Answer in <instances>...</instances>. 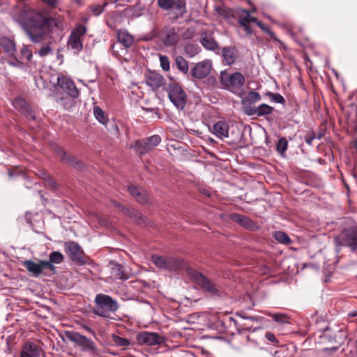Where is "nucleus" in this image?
Here are the masks:
<instances>
[{"label": "nucleus", "instance_id": "338daca9", "mask_svg": "<svg viewBox=\"0 0 357 357\" xmlns=\"http://www.w3.org/2000/svg\"><path fill=\"white\" fill-rule=\"evenodd\" d=\"M25 219H26V223H28V224H31V214L30 213H26Z\"/></svg>", "mask_w": 357, "mask_h": 357}, {"label": "nucleus", "instance_id": "a878e982", "mask_svg": "<svg viewBox=\"0 0 357 357\" xmlns=\"http://www.w3.org/2000/svg\"><path fill=\"white\" fill-rule=\"evenodd\" d=\"M116 38L126 50L130 48L134 44V37L126 29H119L116 31Z\"/></svg>", "mask_w": 357, "mask_h": 357}, {"label": "nucleus", "instance_id": "864d4df0", "mask_svg": "<svg viewBox=\"0 0 357 357\" xmlns=\"http://www.w3.org/2000/svg\"><path fill=\"white\" fill-rule=\"evenodd\" d=\"M195 34V30L193 28H188L182 33V37L183 39H191L193 38Z\"/></svg>", "mask_w": 357, "mask_h": 357}, {"label": "nucleus", "instance_id": "de8ad7c7", "mask_svg": "<svg viewBox=\"0 0 357 357\" xmlns=\"http://www.w3.org/2000/svg\"><path fill=\"white\" fill-rule=\"evenodd\" d=\"M160 66L165 71H168L170 68V64L169 58L167 56L165 55H160Z\"/></svg>", "mask_w": 357, "mask_h": 357}, {"label": "nucleus", "instance_id": "e2e57ef3", "mask_svg": "<svg viewBox=\"0 0 357 357\" xmlns=\"http://www.w3.org/2000/svg\"><path fill=\"white\" fill-rule=\"evenodd\" d=\"M200 192H201L202 195H205V196H206V197H210L211 196V192H210L209 190H206V189H202V190H200Z\"/></svg>", "mask_w": 357, "mask_h": 357}, {"label": "nucleus", "instance_id": "2f4dec72", "mask_svg": "<svg viewBox=\"0 0 357 357\" xmlns=\"http://www.w3.org/2000/svg\"><path fill=\"white\" fill-rule=\"evenodd\" d=\"M135 148L140 155H144L147 153L152 149L151 146L149 145V143L146 142V138L142 140L137 141L135 143Z\"/></svg>", "mask_w": 357, "mask_h": 357}, {"label": "nucleus", "instance_id": "052dcab7", "mask_svg": "<svg viewBox=\"0 0 357 357\" xmlns=\"http://www.w3.org/2000/svg\"><path fill=\"white\" fill-rule=\"evenodd\" d=\"M236 328L238 334L240 335L243 334L245 331H247V328L245 327L242 328L240 324H238Z\"/></svg>", "mask_w": 357, "mask_h": 357}, {"label": "nucleus", "instance_id": "774afa93", "mask_svg": "<svg viewBox=\"0 0 357 357\" xmlns=\"http://www.w3.org/2000/svg\"><path fill=\"white\" fill-rule=\"evenodd\" d=\"M350 317H356L357 318V310H354L349 314Z\"/></svg>", "mask_w": 357, "mask_h": 357}, {"label": "nucleus", "instance_id": "cd10ccee", "mask_svg": "<svg viewBox=\"0 0 357 357\" xmlns=\"http://www.w3.org/2000/svg\"><path fill=\"white\" fill-rule=\"evenodd\" d=\"M64 256L59 251H52L49 255V260H46V263H49L53 268L49 269L52 275L56 273V268L54 264H59L63 261Z\"/></svg>", "mask_w": 357, "mask_h": 357}, {"label": "nucleus", "instance_id": "4be33fe9", "mask_svg": "<svg viewBox=\"0 0 357 357\" xmlns=\"http://www.w3.org/2000/svg\"><path fill=\"white\" fill-rule=\"evenodd\" d=\"M76 98L72 97L70 95L56 93L54 96V100L56 102L62 107L66 110H72L76 105Z\"/></svg>", "mask_w": 357, "mask_h": 357}, {"label": "nucleus", "instance_id": "c756f323", "mask_svg": "<svg viewBox=\"0 0 357 357\" xmlns=\"http://www.w3.org/2000/svg\"><path fill=\"white\" fill-rule=\"evenodd\" d=\"M261 98V97L259 93L254 91H249L247 96L242 100L244 112L245 113L247 107H252V105L259 101Z\"/></svg>", "mask_w": 357, "mask_h": 357}, {"label": "nucleus", "instance_id": "393cba45", "mask_svg": "<svg viewBox=\"0 0 357 357\" xmlns=\"http://www.w3.org/2000/svg\"><path fill=\"white\" fill-rule=\"evenodd\" d=\"M111 269L112 276L116 280H126L129 278L128 273L126 272L124 267L114 261H111L109 264Z\"/></svg>", "mask_w": 357, "mask_h": 357}, {"label": "nucleus", "instance_id": "f8f14e48", "mask_svg": "<svg viewBox=\"0 0 357 357\" xmlns=\"http://www.w3.org/2000/svg\"><path fill=\"white\" fill-rule=\"evenodd\" d=\"M157 3L164 10H175L181 17L187 12L185 0H158Z\"/></svg>", "mask_w": 357, "mask_h": 357}, {"label": "nucleus", "instance_id": "09e8293b", "mask_svg": "<svg viewBox=\"0 0 357 357\" xmlns=\"http://www.w3.org/2000/svg\"><path fill=\"white\" fill-rule=\"evenodd\" d=\"M146 139V142H148V143H149V145L151 146V148H153V147L156 146L157 145H158V144L161 141L160 137L158 135H152L151 137H147Z\"/></svg>", "mask_w": 357, "mask_h": 357}, {"label": "nucleus", "instance_id": "39448f33", "mask_svg": "<svg viewBox=\"0 0 357 357\" xmlns=\"http://www.w3.org/2000/svg\"><path fill=\"white\" fill-rule=\"evenodd\" d=\"M220 81L225 89L233 91L243 86L245 83V77L240 72L230 73L227 70H225L220 72Z\"/></svg>", "mask_w": 357, "mask_h": 357}, {"label": "nucleus", "instance_id": "4c0bfd02", "mask_svg": "<svg viewBox=\"0 0 357 357\" xmlns=\"http://www.w3.org/2000/svg\"><path fill=\"white\" fill-rule=\"evenodd\" d=\"M288 148V142L286 137H281L277 144H276V151L280 155H284L285 154L286 151Z\"/></svg>", "mask_w": 357, "mask_h": 357}, {"label": "nucleus", "instance_id": "bb28decb", "mask_svg": "<svg viewBox=\"0 0 357 357\" xmlns=\"http://www.w3.org/2000/svg\"><path fill=\"white\" fill-rule=\"evenodd\" d=\"M188 268V264L185 260L180 258L168 257L167 270L177 271L185 269L187 271Z\"/></svg>", "mask_w": 357, "mask_h": 357}, {"label": "nucleus", "instance_id": "7c9ffc66", "mask_svg": "<svg viewBox=\"0 0 357 357\" xmlns=\"http://www.w3.org/2000/svg\"><path fill=\"white\" fill-rule=\"evenodd\" d=\"M175 65L180 72L186 75L189 78V66L188 61L182 56H176Z\"/></svg>", "mask_w": 357, "mask_h": 357}, {"label": "nucleus", "instance_id": "f3484780", "mask_svg": "<svg viewBox=\"0 0 357 357\" xmlns=\"http://www.w3.org/2000/svg\"><path fill=\"white\" fill-rule=\"evenodd\" d=\"M146 84L152 88L153 91L158 90L165 84V79L160 73L149 70L145 74Z\"/></svg>", "mask_w": 357, "mask_h": 357}, {"label": "nucleus", "instance_id": "49530a36", "mask_svg": "<svg viewBox=\"0 0 357 357\" xmlns=\"http://www.w3.org/2000/svg\"><path fill=\"white\" fill-rule=\"evenodd\" d=\"M135 199L141 204H146L149 201L148 192L145 190L142 189L139 192V195L136 197Z\"/></svg>", "mask_w": 357, "mask_h": 357}, {"label": "nucleus", "instance_id": "6e6552de", "mask_svg": "<svg viewBox=\"0 0 357 357\" xmlns=\"http://www.w3.org/2000/svg\"><path fill=\"white\" fill-rule=\"evenodd\" d=\"M86 27L83 24H77L71 31L68 40V46L73 50L75 54L79 52L83 48V40L86 33Z\"/></svg>", "mask_w": 357, "mask_h": 357}, {"label": "nucleus", "instance_id": "a18cd8bd", "mask_svg": "<svg viewBox=\"0 0 357 357\" xmlns=\"http://www.w3.org/2000/svg\"><path fill=\"white\" fill-rule=\"evenodd\" d=\"M107 2H104V3L102 5L98 4L91 6V10L94 15L98 16L103 12L104 8L107 6Z\"/></svg>", "mask_w": 357, "mask_h": 357}, {"label": "nucleus", "instance_id": "f257e3e1", "mask_svg": "<svg viewBox=\"0 0 357 357\" xmlns=\"http://www.w3.org/2000/svg\"><path fill=\"white\" fill-rule=\"evenodd\" d=\"M96 307L93 309V314L104 318H109L111 313H115L119 305L116 301L114 300L112 296L98 294L94 299Z\"/></svg>", "mask_w": 357, "mask_h": 357}, {"label": "nucleus", "instance_id": "13d9d810", "mask_svg": "<svg viewBox=\"0 0 357 357\" xmlns=\"http://www.w3.org/2000/svg\"><path fill=\"white\" fill-rule=\"evenodd\" d=\"M114 206L119 208L123 213V208H127L128 207L123 206L121 203L119 202H114Z\"/></svg>", "mask_w": 357, "mask_h": 357}, {"label": "nucleus", "instance_id": "c9c22d12", "mask_svg": "<svg viewBox=\"0 0 357 357\" xmlns=\"http://www.w3.org/2000/svg\"><path fill=\"white\" fill-rule=\"evenodd\" d=\"M167 261L168 257H165L163 256L158 255H153L152 256V261L153 263L160 268H167Z\"/></svg>", "mask_w": 357, "mask_h": 357}, {"label": "nucleus", "instance_id": "a211bd4d", "mask_svg": "<svg viewBox=\"0 0 357 357\" xmlns=\"http://www.w3.org/2000/svg\"><path fill=\"white\" fill-rule=\"evenodd\" d=\"M200 43L206 50L220 54V48L218 43L215 41L212 32H202L200 37Z\"/></svg>", "mask_w": 357, "mask_h": 357}, {"label": "nucleus", "instance_id": "20e7f679", "mask_svg": "<svg viewBox=\"0 0 357 357\" xmlns=\"http://www.w3.org/2000/svg\"><path fill=\"white\" fill-rule=\"evenodd\" d=\"M172 104L178 109L183 110L187 102V95L182 86L176 82L171 81L165 89Z\"/></svg>", "mask_w": 357, "mask_h": 357}, {"label": "nucleus", "instance_id": "6e6d98bb", "mask_svg": "<svg viewBox=\"0 0 357 357\" xmlns=\"http://www.w3.org/2000/svg\"><path fill=\"white\" fill-rule=\"evenodd\" d=\"M261 30L266 33L272 39L277 40L275 33L271 29V28L264 24V26L261 27Z\"/></svg>", "mask_w": 357, "mask_h": 357}, {"label": "nucleus", "instance_id": "473e14b6", "mask_svg": "<svg viewBox=\"0 0 357 357\" xmlns=\"http://www.w3.org/2000/svg\"><path fill=\"white\" fill-rule=\"evenodd\" d=\"M93 114L96 119L102 124L106 125L109 119L107 116L105 114V112L98 106H94L93 107Z\"/></svg>", "mask_w": 357, "mask_h": 357}, {"label": "nucleus", "instance_id": "b1692460", "mask_svg": "<svg viewBox=\"0 0 357 357\" xmlns=\"http://www.w3.org/2000/svg\"><path fill=\"white\" fill-rule=\"evenodd\" d=\"M274 108L267 104L263 103L258 107H247L245 114L248 116L257 115L258 116H265L273 113Z\"/></svg>", "mask_w": 357, "mask_h": 357}, {"label": "nucleus", "instance_id": "9b49d317", "mask_svg": "<svg viewBox=\"0 0 357 357\" xmlns=\"http://www.w3.org/2000/svg\"><path fill=\"white\" fill-rule=\"evenodd\" d=\"M53 151L55 155L62 162L66 163L73 168L79 170L84 168V165L82 160H79L76 156L68 153L61 146L55 145L53 147Z\"/></svg>", "mask_w": 357, "mask_h": 357}, {"label": "nucleus", "instance_id": "c03bdc74", "mask_svg": "<svg viewBox=\"0 0 357 357\" xmlns=\"http://www.w3.org/2000/svg\"><path fill=\"white\" fill-rule=\"evenodd\" d=\"M237 13L243 16V18H245L248 23H257L259 21L257 17L251 16L250 12L247 9L239 8V11Z\"/></svg>", "mask_w": 357, "mask_h": 357}, {"label": "nucleus", "instance_id": "37998d69", "mask_svg": "<svg viewBox=\"0 0 357 357\" xmlns=\"http://www.w3.org/2000/svg\"><path fill=\"white\" fill-rule=\"evenodd\" d=\"M238 22L239 25L243 28L244 31L247 36H250L252 34V31L248 22V20L245 18H243V16H240L238 18Z\"/></svg>", "mask_w": 357, "mask_h": 357}, {"label": "nucleus", "instance_id": "dca6fc26", "mask_svg": "<svg viewBox=\"0 0 357 357\" xmlns=\"http://www.w3.org/2000/svg\"><path fill=\"white\" fill-rule=\"evenodd\" d=\"M229 218L231 221L238 223L245 229L256 231L259 229V227L250 218L243 215L239 213H232L229 215Z\"/></svg>", "mask_w": 357, "mask_h": 357}, {"label": "nucleus", "instance_id": "680f3d73", "mask_svg": "<svg viewBox=\"0 0 357 357\" xmlns=\"http://www.w3.org/2000/svg\"><path fill=\"white\" fill-rule=\"evenodd\" d=\"M261 319H262V317H257V316H248V319H249L250 321H257V322L260 321Z\"/></svg>", "mask_w": 357, "mask_h": 357}, {"label": "nucleus", "instance_id": "72a5a7b5", "mask_svg": "<svg viewBox=\"0 0 357 357\" xmlns=\"http://www.w3.org/2000/svg\"><path fill=\"white\" fill-rule=\"evenodd\" d=\"M273 236L280 243L288 245L291 243V240L287 234L282 231H275Z\"/></svg>", "mask_w": 357, "mask_h": 357}, {"label": "nucleus", "instance_id": "79ce46f5", "mask_svg": "<svg viewBox=\"0 0 357 357\" xmlns=\"http://www.w3.org/2000/svg\"><path fill=\"white\" fill-rule=\"evenodd\" d=\"M272 102L280 104H284L285 99L284 98L280 95V93H275L271 91H268L266 94Z\"/></svg>", "mask_w": 357, "mask_h": 357}, {"label": "nucleus", "instance_id": "bf43d9fd", "mask_svg": "<svg viewBox=\"0 0 357 357\" xmlns=\"http://www.w3.org/2000/svg\"><path fill=\"white\" fill-rule=\"evenodd\" d=\"M236 315L243 319H248V316H247L246 313L243 311L236 312Z\"/></svg>", "mask_w": 357, "mask_h": 357}, {"label": "nucleus", "instance_id": "a19ab883", "mask_svg": "<svg viewBox=\"0 0 357 357\" xmlns=\"http://www.w3.org/2000/svg\"><path fill=\"white\" fill-rule=\"evenodd\" d=\"M32 52L29 49L27 46L24 45L20 49V52L19 55V58L20 60L24 61L26 60L27 61H30L32 58Z\"/></svg>", "mask_w": 357, "mask_h": 357}, {"label": "nucleus", "instance_id": "c85d7f7f", "mask_svg": "<svg viewBox=\"0 0 357 357\" xmlns=\"http://www.w3.org/2000/svg\"><path fill=\"white\" fill-rule=\"evenodd\" d=\"M123 213L135 219L138 225H142L146 222V217L141 212L133 208L128 207L127 208H123Z\"/></svg>", "mask_w": 357, "mask_h": 357}, {"label": "nucleus", "instance_id": "9d476101", "mask_svg": "<svg viewBox=\"0 0 357 357\" xmlns=\"http://www.w3.org/2000/svg\"><path fill=\"white\" fill-rule=\"evenodd\" d=\"M64 251L75 264L80 266L85 264L84 251L77 243L75 241L65 242Z\"/></svg>", "mask_w": 357, "mask_h": 357}, {"label": "nucleus", "instance_id": "5fc2aeb1", "mask_svg": "<svg viewBox=\"0 0 357 357\" xmlns=\"http://www.w3.org/2000/svg\"><path fill=\"white\" fill-rule=\"evenodd\" d=\"M316 135L314 132H310L306 134L304 137L305 142L308 145L311 146L312 144V141L316 138Z\"/></svg>", "mask_w": 357, "mask_h": 357}, {"label": "nucleus", "instance_id": "f704fd0d", "mask_svg": "<svg viewBox=\"0 0 357 357\" xmlns=\"http://www.w3.org/2000/svg\"><path fill=\"white\" fill-rule=\"evenodd\" d=\"M184 50L189 57H193L201 51V47L197 44L188 43L185 45Z\"/></svg>", "mask_w": 357, "mask_h": 357}, {"label": "nucleus", "instance_id": "aec40b11", "mask_svg": "<svg viewBox=\"0 0 357 357\" xmlns=\"http://www.w3.org/2000/svg\"><path fill=\"white\" fill-rule=\"evenodd\" d=\"M16 52V43L13 37L0 36V54L13 56Z\"/></svg>", "mask_w": 357, "mask_h": 357}, {"label": "nucleus", "instance_id": "2eb2a0df", "mask_svg": "<svg viewBox=\"0 0 357 357\" xmlns=\"http://www.w3.org/2000/svg\"><path fill=\"white\" fill-rule=\"evenodd\" d=\"M13 105L15 109L22 114L27 120L33 121L36 119V115L33 109L24 98L17 97L13 100Z\"/></svg>", "mask_w": 357, "mask_h": 357}, {"label": "nucleus", "instance_id": "e433bc0d", "mask_svg": "<svg viewBox=\"0 0 357 357\" xmlns=\"http://www.w3.org/2000/svg\"><path fill=\"white\" fill-rule=\"evenodd\" d=\"M270 317L277 323L281 324H290V318L284 313L270 314Z\"/></svg>", "mask_w": 357, "mask_h": 357}, {"label": "nucleus", "instance_id": "4d7b16f0", "mask_svg": "<svg viewBox=\"0 0 357 357\" xmlns=\"http://www.w3.org/2000/svg\"><path fill=\"white\" fill-rule=\"evenodd\" d=\"M45 179H46L47 184L51 188H55L57 187V183H56V181L54 178H52V177H50V176H47Z\"/></svg>", "mask_w": 357, "mask_h": 357}, {"label": "nucleus", "instance_id": "5701e85b", "mask_svg": "<svg viewBox=\"0 0 357 357\" xmlns=\"http://www.w3.org/2000/svg\"><path fill=\"white\" fill-rule=\"evenodd\" d=\"M209 130L211 133L220 139L229 137V123L225 121H218L211 128H209Z\"/></svg>", "mask_w": 357, "mask_h": 357}, {"label": "nucleus", "instance_id": "ea45409f", "mask_svg": "<svg viewBox=\"0 0 357 357\" xmlns=\"http://www.w3.org/2000/svg\"><path fill=\"white\" fill-rule=\"evenodd\" d=\"M112 340L117 347H128L130 344V342L129 340L119 336L116 334L112 335Z\"/></svg>", "mask_w": 357, "mask_h": 357}, {"label": "nucleus", "instance_id": "0eeeda50", "mask_svg": "<svg viewBox=\"0 0 357 357\" xmlns=\"http://www.w3.org/2000/svg\"><path fill=\"white\" fill-rule=\"evenodd\" d=\"M180 29L172 25L165 26L159 32V39L166 47H172L178 45L181 40Z\"/></svg>", "mask_w": 357, "mask_h": 357}, {"label": "nucleus", "instance_id": "f03ea898", "mask_svg": "<svg viewBox=\"0 0 357 357\" xmlns=\"http://www.w3.org/2000/svg\"><path fill=\"white\" fill-rule=\"evenodd\" d=\"M334 242L339 252V247L349 248L351 251L357 250V225L344 228L342 231L334 238Z\"/></svg>", "mask_w": 357, "mask_h": 357}, {"label": "nucleus", "instance_id": "7ed1b4c3", "mask_svg": "<svg viewBox=\"0 0 357 357\" xmlns=\"http://www.w3.org/2000/svg\"><path fill=\"white\" fill-rule=\"evenodd\" d=\"M187 273L191 280L204 291L210 294L211 296H220V291L211 280L207 278L204 274L192 268H187Z\"/></svg>", "mask_w": 357, "mask_h": 357}, {"label": "nucleus", "instance_id": "4468645a", "mask_svg": "<svg viewBox=\"0 0 357 357\" xmlns=\"http://www.w3.org/2000/svg\"><path fill=\"white\" fill-rule=\"evenodd\" d=\"M211 62L209 60H204L196 63L190 70L189 77L202 79L208 76L211 69Z\"/></svg>", "mask_w": 357, "mask_h": 357}, {"label": "nucleus", "instance_id": "412c9836", "mask_svg": "<svg viewBox=\"0 0 357 357\" xmlns=\"http://www.w3.org/2000/svg\"><path fill=\"white\" fill-rule=\"evenodd\" d=\"M220 54L223 63L228 66L234 64L238 57V50L235 46L223 47Z\"/></svg>", "mask_w": 357, "mask_h": 357}, {"label": "nucleus", "instance_id": "ddd939ff", "mask_svg": "<svg viewBox=\"0 0 357 357\" xmlns=\"http://www.w3.org/2000/svg\"><path fill=\"white\" fill-rule=\"evenodd\" d=\"M137 341L139 344L148 346L158 345L164 342L163 337L154 332L142 331L137 335Z\"/></svg>", "mask_w": 357, "mask_h": 357}, {"label": "nucleus", "instance_id": "69168bd1", "mask_svg": "<svg viewBox=\"0 0 357 357\" xmlns=\"http://www.w3.org/2000/svg\"><path fill=\"white\" fill-rule=\"evenodd\" d=\"M59 0H47L48 5L55 6Z\"/></svg>", "mask_w": 357, "mask_h": 357}, {"label": "nucleus", "instance_id": "0e129e2a", "mask_svg": "<svg viewBox=\"0 0 357 357\" xmlns=\"http://www.w3.org/2000/svg\"><path fill=\"white\" fill-rule=\"evenodd\" d=\"M83 328L88 333L92 334L93 335H95V331L91 327L88 326H84Z\"/></svg>", "mask_w": 357, "mask_h": 357}, {"label": "nucleus", "instance_id": "1a4fd4ad", "mask_svg": "<svg viewBox=\"0 0 357 357\" xmlns=\"http://www.w3.org/2000/svg\"><path fill=\"white\" fill-rule=\"evenodd\" d=\"M23 266L32 276L36 278L41 275L47 277L51 276L52 274L49 269L53 268L49 263H46V260L42 259H39L38 262L32 260H26L23 262Z\"/></svg>", "mask_w": 357, "mask_h": 357}, {"label": "nucleus", "instance_id": "423d86ee", "mask_svg": "<svg viewBox=\"0 0 357 357\" xmlns=\"http://www.w3.org/2000/svg\"><path fill=\"white\" fill-rule=\"evenodd\" d=\"M66 338L73 342L76 346L79 347L82 351L89 352L91 354L97 353V347L93 341L75 331L66 333Z\"/></svg>", "mask_w": 357, "mask_h": 357}, {"label": "nucleus", "instance_id": "58836bf2", "mask_svg": "<svg viewBox=\"0 0 357 357\" xmlns=\"http://www.w3.org/2000/svg\"><path fill=\"white\" fill-rule=\"evenodd\" d=\"M238 11L239 8L236 10L229 8H222L220 9L219 13L225 19L235 18L236 17H238V18L241 16V15L237 13Z\"/></svg>", "mask_w": 357, "mask_h": 357}, {"label": "nucleus", "instance_id": "6ab92c4d", "mask_svg": "<svg viewBox=\"0 0 357 357\" xmlns=\"http://www.w3.org/2000/svg\"><path fill=\"white\" fill-rule=\"evenodd\" d=\"M57 83L60 87L67 93L68 95H70L74 98H77L79 96V92L74 82L71 79L63 75H61L58 77Z\"/></svg>", "mask_w": 357, "mask_h": 357}, {"label": "nucleus", "instance_id": "8fccbe9b", "mask_svg": "<svg viewBox=\"0 0 357 357\" xmlns=\"http://www.w3.org/2000/svg\"><path fill=\"white\" fill-rule=\"evenodd\" d=\"M10 59L8 61V63L13 67H20L22 64V60L20 59L19 56L16 57L15 54L14 56H9Z\"/></svg>", "mask_w": 357, "mask_h": 357}, {"label": "nucleus", "instance_id": "3c124183", "mask_svg": "<svg viewBox=\"0 0 357 357\" xmlns=\"http://www.w3.org/2000/svg\"><path fill=\"white\" fill-rule=\"evenodd\" d=\"M265 337L268 341H270L273 344V345L278 346L279 341L278 340V339L276 338V337L272 332H270V331L266 332L265 334Z\"/></svg>", "mask_w": 357, "mask_h": 357}, {"label": "nucleus", "instance_id": "603ef678", "mask_svg": "<svg viewBox=\"0 0 357 357\" xmlns=\"http://www.w3.org/2000/svg\"><path fill=\"white\" fill-rule=\"evenodd\" d=\"M128 190L131 195L135 199L137 195H139V192L142 190L139 187L133 185H130L128 186Z\"/></svg>", "mask_w": 357, "mask_h": 357}]
</instances>
